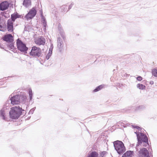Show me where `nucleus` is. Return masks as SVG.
<instances>
[{
  "instance_id": "obj_1",
  "label": "nucleus",
  "mask_w": 157,
  "mask_h": 157,
  "mask_svg": "<svg viewBox=\"0 0 157 157\" xmlns=\"http://www.w3.org/2000/svg\"><path fill=\"white\" fill-rule=\"evenodd\" d=\"M25 111L19 106L12 107L9 112L10 117L13 119H18L22 114V112Z\"/></svg>"
},
{
  "instance_id": "obj_2",
  "label": "nucleus",
  "mask_w": 157,
  "mask_h": 157,
  "mask_svg": "<svg viewBox=\"0 0 157 157\" xmlns=\"http://www.w3.org/2000/svg\"><path fill=\"white\" fill-rule=\"evenodd\" d=\"M135 133L136 135L137 139L138 140L137 144L136 146H139L140 144L143 143V146L144 147H146L148 145V139L147 136L142 133L140 132L139 135V132H135Z\"/></svg>"
},
{
  "instance_id": "obj_3",
  "label": "nucleus",
  "mask_w": 157,
  "mask_h": 157,
  "mask_svg": "<svg viewBox=\"0 0 157 157\" xmlns=\"http://www.w3.org/2000/svg\"><path fill=\"white\" fill-rule=\"evenodd\" d=\"M26 98V97L22 95H17L11 97L9 101H8L6 103L9 104L10 101L13 105L18 104L20 102L23 101Z\"/></svg>"
},
{
  "instance_id": "obj_4",
  "label": "nucleus",
  "mask_w": 157,
  "mask_h": 157,
  "mask_svg": "<svg viewBox=\"0 0 157 157\" xmlns=\"http://www.w3.org/2000/svg\"><path fill=\"white\" fill-rule=\"evenodd\" d=\"M114 146L116 150L119 154H121L124 152L125 150V147L124 144L121 141L117 140L114 142Z\"/></svg>"
},
{
  "instance_id": "obj_5",
  "label": "nucleus",
  "mask_w": 157,
  "mask_h": 157,
  "mask_svg": "<svg viewBox=\"0 0 157 157\" xmlns=\"http://www.w3.org/2000/svg\"><path fill=\"white\" fill-rule=\"evenodd\" d=\"M16 43L17 49L19 50L25 54L27 53L28 48L26 46L25 44L19 39L17 40Z\"/></svg>"
},
{
  "instance_id": "obj_6",
  "label": "nucleus",
  "mask_w": 157,
  "mask_h": 157,
  "mask_svg": "<svg viewBox=\"0 0 157 157\" xmlns=\"http://www.w3.org/2000/svg\"><path fill=\"white\" fill-rule=\"evenodd\" d=\"M41 49L36 46L32 47L31 51L29 52V54L33 56L39 57L41 56Z\"/></svg>"
},
{
  "instance_id": "obj_7",
  "label": "nucleus",
  "mask_w": 157,
  "mask_h": 157,
  "mask_svg": "<svg viewBox=\"0 0 157 157\" xmlns=\"http://www.w3.org/2000/svg\"><path fill=\"white\" fill-rule=\"evenodd\" d=\"M9 105L10 104L6 103L0 111V117L6 121L7 120V117H6V114L7 113V107H9Z\"/></svg>"
},
{
  "instance_id": "obj_8",
  "label": "nucleus",
  "mask_w": 157,
  "mask_h": 157,
  "mask_svg": "<svg viewBox=\"0 0 157 157\" xmlns=\"http://www.w3.org/2000/svg\"><path fill=\"white\" fill-rule=\"evenodd\" d=\"M36 11L34 8H33L30 10L28 13L25 15V17L26 19H31L36 15Z\"/></svg>"
},
{
  "instance_id": "obj_9",
  "label": "nucleus",
  "mask_w": 157,
  "mask_h": 157,
  "mask_svg": "<svg viewBox=\"0 0 157 157\" xmlns=\"http://www.w3.org/2000/svg\"><path fill=\"white\" fill-rule=\"evenodd\" d=\"M139 157H150L148 151L146 148H143L139 151Z\"/></svg>"
},
{
  "instance_id": "obj_10",
  "label": "nucleus",
  "mask_w": 157,
  "mask_h": 157,
  "mask_svg": "<svg viewBox=\"0 0 157 157\" xmlns=\"http://www.w3.org/2000/svg\"><path fill=\"white\" fill-rule=\"evenodd\" d=\"M35 43L38 45H44L45 44V40L42 36H40L35 39Z\"/></svg>"
},
{
  "instance_id": "obj_11",
  "label": "nucleus",
  "mask_w": 157,
  "mask_h": 157,
  "mask_svg": "<svg viewBox=\"0 0 157 157\" xmlns=\"http://www.w3.org/2000/svg\"><path fill=\"white\" fill-rule=\"evenodd\" d=\"M9 4L8 2L5 1L2 2L0 4V10L4 11L8 8Z\"/></svg>"
},
{
  "instance_id": "obj_12",
  "label": "nucleus",
  "mask_w": 157,
  "mask_h": 157,
  "mask_svg": "<svg viewBox=\"0 0 157 157\" xmlns=\"http://www.w3.org/2000/svg\"><path fill=\"white\" fill-rule=\"evenodd\" d=\"M3 40L8 43L13 42V37L11 34H9L4 36Z\"/></svg>"
},
{
  "instance_id": "obj_13",
  "label": "nucleus",
  "mask_w": 157,
  "mask_h": 157,
  "mask_svg": "<svg viewBox=\"0 0 157 157\" xmlns=\"http://www.w3.org/2000/svg\"><path fill=\"white\" fill-rule=\"evenodd\" d=\"M7 28L8 30L10 32L13 31V22L10 19L8 20L7 22Z\"/></svg>"
},
{
  "instance_id": "obj_14",
  "label": "nucleus",
  "mask_w": 157,
  "mask_h": 157,
  "mask_svg": "<svg viewBox=\"0 0 157 157\" xmlns=\"http://www.w3.org/2000/svg\"><path fill=\"white\" fill-rule=\"evenodd\" d=\"M62 43L63 41L62 39L60 37H58L57 39V47L60 52L63 49V46L62 44Z\"/></svg>"
},
{
  "instance_id": "obj_15",
  "label": "nucleus",
  "mask_w": 157,
  "mask_h": 157,
  "mask_svg": "<svg viewBox=\"0 0 157 157\" xmlns=\"http://www.w3.org/2000/svg\"><path fill=\"white\" fill-rule=\"evenodd\" d=\"M21 15L18 14L17 13L13 14L11 15V20L13 22L15 21L17 18H21Z\"/></svg>"
},
{
  "instance_id": "obj_16",
  "label": "nucleus",
  "mask_w": 157,
  "mask_h": 157,
  "mask_svg": "<svg viewBox=\"0 0 157 157\" xmlns=\"http://www.w3.org/2000/svg\"><path fill=\"white\" fill-rule=\"evenodd\" d=\"M53 48V45L52 44L51 45L49 49L48 53L46 56V59L47 60H48L50 57V56H51L52 54V53Z\"/></svg>"
},
{
  "instance_id": "obj_17",
  "label": "nucleus",
  "mask_w": 157,
  "mask_h": 157,
  "mask_svg": "<svg viewBox=\"0 0 157 157\" xmlns=\"http://www.w3.org/2000/svg\"><path fill=\"white\" fill-rule=\"evenodd\" d=\"M23 5L26 8L30 6L31 5V0H24L23 3Z\"/></svg>"
},
{
  "instance_id": "obj_18",
  "label": "nucleus",
  "mask_w": 157,
  "mask_h": 157,
  "mask_svg": "<svg viewBox=\"0 0 157 157\" xmlns=\"http://www.w3.org/2000/svg\"><path fill=\"white\" fill-rule=\"evenodd\" d=\"M133 153V151H128L125 153L123 155L125 157H131Z\"/></svg>"
},
{
  "instance_id": "obj_19",
  "label": "nucleus",
  "mask_w": 157,
  "mask_h": 157,
  "mask_svg": "<svg viewBox=\"0 0 157 157\" xmlns=\"http://www.w3.org/2000/svg\"><path fill=\"white\" fill-rule=\"evenodd\" d=\"M87 157H98V154L96 151H92Z\"/></svg>"
},
{
  "instance_id": "obj_20",
  "label": "nucleus",
  "mask_w": 157,
  "mask_h": 157,
  "mask_svg": "<svg viewBox=\"0 0 157 157\" xmlns=\"http://www.w3.org/2000/svg\"><path fill=\"white\" fill-rule=\"evenodd\" d=\"M42 22L43 26V29L44 31H45L46 30V27L47 26V22L45 20V19L43 18L42 20Z\"/></svg>"
},
{
  "instance_id": "obj_21",
  "label": "nucleus",
  "mask_w": 157,
  "mask_h": 157,
  "mask_svg": "<svg viewBox=\"0 0 157 157\" xmlns=\"http://www.w3.org/2000/svg\"><path fill=\"white\" fill-rule=\"evenodd\" d=\"M137 87L141 90H144L145 88V86L144 85L140 83L137 84Z\"/></svg>"
},
{
  "instance_id": "obj_22",
  "label": "nucleus",
  "mask_w": 157,
  "mask_h": 157,
  "mask_svg": "<svg viewBox=\"0 0 157 157\" xmlns=\"http://www.w3.org/2000/svg\"><path fill=\"white\" fill-rule=\"evenodd\" d=\"M103 86L102 85H100L97 86L95 89L93 90L94 92H96L101 90L103 87Z\"/></svg>"
},
{
  "instance_id": "obj_23",
  "label": "nucleus",
  "mask_w": 157,
  "mask_h": 157,
  "mask_svg": "<svg viewBox=\"0 0 157 157\" xmlns=\"http://www.w3.org/2000/svg\"><path fill=\"white\" fill-rule=\"evenodd\" d=\"M107 154V152L106 151H103L100 153L99 157H104Z\"/></svg>"
},
{
  "instance_id": "obj_24",
  "label": "nucleus",
  "mask_w": 157,
  "mask_h": 157,
  "mask_svg": "<svg viewBox=\"0 0 157 157\" xmlns=\"http://www.w3.org/2000/svg\"><path fill=\"white\" fill-rule=\"evenodd\" d=\"M7 44V46L9 47L11 49H12L14 48V46L13 42L9 43Z\"/></svg>"
},
{
  "instance_id": "obj_25",
  "label": "nucleus",
  "mask_w": 157,
  "mask_h": 157,
  "mask_svg": "<svg viewBox=\"0 0 157 157\" xmlns=\"http://www.w3.org/2000/svg\"><path fill=\"white\" fill-rule=\"evenodd\" d=\"M152 75L155 77H157V70L156 69H153L152 70Z\"/></svg>"
},
{
  "instance_id": "obj_26",
  "label": "nucleus",
  "mask_w": 157,
  "mask_h": 157,
  "mask_svg": "<svg viewBox=\"0 0 157 157\" xmlns=\"http://www.w3.org/2000/svg\"><path fill=\"white\" fill-rule=\"evenodd\" d=\"M59 29L60 31V33L61 36H62L63 38L64 39V35L63 34V31H61V30H62L61 28V27H60L59 26Z\"/></svg>"
},
{
  "instance_id": "obj_27",
  "label": "nucleus",
  "mask_w": 157,
  "mask_h": 157,
  "mask_svg": "<svg viewBox=\"0 0 157 157\" xmlns=\"http://www.w3.org/2000/svg\"><path fill=\"white\" fill-rule=\"evenodd\" d=\"M67 6H62L61 7V11H63L65 10H66L67 9Z\"/></svg>"
},
{
  "instance_id": "obj_28",
  "label": "nucleus",
  "mask_w": 157,
  "mask_h": 157,
  "mask_svg": "<svg viewBox=\"0 0 157 157\" xmlns=\"http://www.w3.org/2000/svg\"><path fill=\"white\" fill-rule=\"evenodd\" d=\"M132 127L134 128H137L138 130H140V129H141V128L139 126H136V125H132Z\"/></svg>"
},
{
  "instance_id": "obj_29",
  "label": "nucleus",
  "mask_w": 157,
  "mask_h": 157,
  "mask_svg": "<svg viewBox=\"0 0 157 157\" xmlns=\"http://www.w3.org/2000/svg\"><path fill=\"white\" fill-rule=\"evenodd\" d=\"M29 96H33V93L31 89H30L29 90Z\"/></svg>"
},
{
  "instance_id": "obj_30",
  "label": "nucleus",
  "mask_w": 157,
  "mask_h": 157,
  "mask_svg": "<svg viewBox=\"0 0 157 157\" xmlns=\"http://www.w3.org/2000/svg\"><path fill=\"white\" fill-rule=\"evenodd\" d=\"M136 79L139 81H140L142 79V77L140 76H138L136 78Z\"/></svg>"
},
{
  "instance_id": "obj_31",
  "label": "nucleus",
  "mask_w": 157,
  "mask_h": 157,
  "mask_svg": "<svg viewBox=\"0 0 157 157\" xmlns=\"http://www.w3.org/2000/svg\"><path fill=\"white\" fill-rule=\"evenodd\" d=\"M0 31H4V28L1 25H0Z\"/></svg>"
},
{
  "instance_id": "obj_32",
  "label": "nucleus",
  "mask_w": 157,
  "mask_h": 157,
  "mask_svg": "<svg viewBox=\"0 0 157 157\" xmlns=\"http://www.w3.org/2000/svg\"><path fill=\"white\" fill-rule=\"evenodd\" d=\"M35 107L34 108H33V109H32L30 110L29 111V113H31L32 114L33 113L34 110H35Z\"/></svg>"
},
{
  "instance_id": "obj_33",
  "label": "nucleus",
  "mask_w": 157,
  "mask_h": 157,
  "mask_svg": "<svg viewBox=\"0 0 157 157\" xmlns=\"http://www.w3.org/2000/svg\"><path fill=\"white\" fill-rule=\"evenodd\" d=\"M73 5V4L71 3V4H70L69 6V7H68V10H70L72 8Z\"/></svg>"
},
{
  "instance_id": "obj_34",
  "label": "nucleus",
  "mask_w": 157,
  "mask_h": 157,
  "mask_svg": "<svg viewBox=\"0 0 157 157\" xmlns=\"http://www.w3.org/2000/svg\"><path fill=\"white\" fill-rule=\"evenodd\" d=\"M150 83V84L153 85L154 84V82L153 81H151Z\"/></svg>"
},
{
  "instance_id": "obj_35",
  "label": "nucleus",
  "mask_w": 157,
  "mask_h": 157,
  "mask_svg": "<svg viewBox=\"0 0 157 157\" xmlns=\"http://www.w3.org/2000/svg\"><path fill=\"white\" fill-rule=\"evenodd\" d=\"M139 108L140 109H142V108H144V107L143 106H139Z\"/></svg>"
},
{
  "instance_id": "obj_36",
  "label": "nucleus",
  "mask_w": 157,
  "mask_h": 157,
  "mask_svg": "<svg viewBox=\"0 0 157 157\" xmlns=\"http://www.w3.org/2000/svg\"><path fill=\"white\" fill-rule=\"evenodd\" d=\"M30 100L31 101L32 99V96H29Z\"/></svg>"
},
{
  "instance_id": "obj_37",
  "label": "nucleus",
  "mask_w": 157,
  "mask_h": 157,
  "mask_svg": "<svg viewBox=\"0 0 157 157\" xmlns=\"http://www.w3.org/2000/svg\"><path fill=\"white\" fill-rule=\"evenodd\" d=\"M122 157H125L124 156V155H122Z\"/></svg>"
}]
</instances>
